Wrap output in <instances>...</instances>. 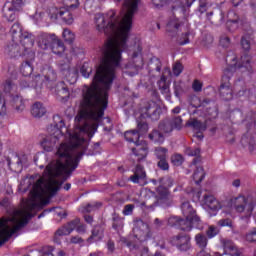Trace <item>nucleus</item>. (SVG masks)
I'll list each match as a JSON object with an SVG mask.
<instances>
[{"instance_id":"nucleus-31","label":"nucleus","mask_w":256,"mask_h":256,"mask_svg":"<svg viewBox=\"0 0 256 256\" xmlns=\"http://www.w3.org/2000/svg\"><path fill=\"white\" fill-rule=\"evenodd\" d=\"M45 113H47V109L45 108V106H43V103L35 102L32 105L31 114L33 115V117L41 118L43 117V115H45Z\"/></svg>"},{"instance_id":"nucleus-34","label":"nucleus","mask_w":256,"mask_h":256,"mask_svg":"<svg viewBox=\"0 0 256 256\" xmlns=\"http://www.w3.org/2000/svg\"><path fill=\"white\" fill-rule=\"evenodd\" d=\"M50 48L54 55H61L62 53H65V44H63V41H61L59 38H56Z\"/></svg>"},{"instance_id":"nucleus-60","label":"nucleus","mask_w":256,"mask_h":256,"mask_svg":"<svg viewBox=\"0 0 256 256\" xmlns=\"http://www.w3.org/2000/svg\"><path fill=\"white\" fill-rule=\"evenodd\" d=\"M10 4L16 11H21V9H23V0H12Z\"/></svg>"},{"instance_id":"nucleus-53","label":"nucleus","mask_w":256,"mask_h":256,"mask_svg":"<svg viewBox=\"0 0 256 256\" xmlns=\"http://www.w3.org/2000/svg\"><path fill=\"white\" fill-rule=\"evenodd\" d=\"M173 73L176 77H179L183 73V64L176 62L173 66Z\"/></svg>"},{"instance_id":"nucleus-3","label":"nucleus","mask_w":256,"mask_h":256,"mask_svg":"<svg viewBox=\"0 0 256 256\" xmlns=\"http://www.w3.org/2000/svg\"><path fill=\"white\" fill-rule=\"evenodd\" d=\"M226 63H228L227 68L224 70L223 79H231L233 77V73H252L253 71V62H251V55L245 54L240 58V61L237 60V55L235 53L230 52L226 56Z\"/></svg>"},{"instance_id":"nucleus-42","label":"nucleus","mask_w":256,"mask_h":256,"mask_svg":"<svg viewBox=\"0 0 256 256\" xmlns=\"http://www.w3.org/2000/svg\"><path fill=\"white\" fill-rule=\"evenodd\" d=\"M170 123L172 128L176 131H181V129H183V118H181V116L173 117L170 120Z\"/></svg>"},{"instance_id":"nucleus-13","label":"nucleus","mask_w":256,"mask_h":256,"mask_svg":"<svg viewBox=\"0 0 256 256\" xmlns=\"http://www.w3.org/2000/svg\"><path fill=\"white\" fill-rule=\"evenodd\" d=\"M133 234L138 241H147V239H151V229H149V225L143 222V220L135 221Z\"/></svg>"},{"instance_id":"nucleus-62","label":"nucleus","mask_w":256,"mask_h":256,"mask_svg":"<svg viewBox=\"0 0 256 256\" xmlns=\"http://www.w3.org/2000/svg\"><path fill=\"white\" fill-rule=\"evenodd\" d=\"M100 206H101V203L95 202L92 204H88L85 210L87 211V213H91V211H95V209H99Z\"/></svg>"},{"instance_id":"nucleus-10","label":"nucleus","mask_w":256,"mask_h":256,"mask_svg":"<svg viewBox=\"0 0 256 256\" xmlns=\"http://www.w3.org/2000/svg\"><path fill=\"white\" fill-rule=\"evenodd\" d=\"M141 46L136 45V50L133 52L132 57L129 62L122 68L123 75H128V77H135L139 73V69L143 67V56L141 55Z\"/></svg>"},{"instance_id":"nucleus-58","label":"nucleus","mask_w":256,"mask_h":256,"mask_svg":"<svg viewBox=\"0 0 256 256\" xmlns=\"http://www.w3.org/2000/svg\"><path fill=\"white\" fill-rule=\"evenodd\" d=\"M53 251V246H46L42 249V253L40 254V256H54Z\"/></svg>"},{"instance_id":"nucleus-39","label":"nucleus","mask_w":256,"mask_h":256,"mask_svg":"<svg viewBox=\"0 0 256 256\" xmlns=\"http://www.w3.org/2000/svg\"><path fill=\"white\" fill-rule=\"evenodd\" d=\"M195 242H196V245L200 247V249H205L208 243L207 236L203 233H198L195 236Z\"/></svg>"},{"instance_id":"nucleus-16","label":"nucleus","mask_w":256,"mask_h":256,"mask_svg":"<svg viewBox=\"0 0 256 256\" xmlns=\"http://www.w3.org/2000/svg\"><path fill=\"white\" fill-rule=\"evenodd\" d=\"M242 25H243V20L239 19V16L237 15V13L233 10L229 11L227 15V22H226V27L228 31L233 33V31H237V29H239V27H241Z\"/></svg>"},{"instance_id":"nucleus-49","label":"nucleus","mask_w":256,"mask_h":256,"mask_svg":"<svg viewBox=\"0 0 256 256\" xmlns=\"http://www.w3.org/2000/svg\"><path fill=\"white\" fill-rule=\"evenodd\" d=\"M206 235L208 239H213V237H217V235H219V228L214 225L209 226L206 231Z\"/></svg>"},{"instance_id":"nucleus-59","label":"nucleus","mask_w":256,"mask_h":256,"mask_svg":"<svg viewBox=\"0 0 256 256\" xmlns=\"http://www.w3.org/2000/svg\"><path fill=\"white\" fill-rule=\"evenodd\" d=\"M153 229H162V227H165V221L156 218L152 224Z\"/></svg>"},{"instance_id":"nucleus-2","label":"nucleus","mask_w":256,"mask_h":256,"mask_svg":"<svg viewBox=\"0 0 256 256\" xmlns=\"http://www.w3.org/2000/svg\"><path fill=\"white\" fill-rule=\"evenodd\" d=\"M65 181V143L60 144L52 160L45 168L30 191V199L21 209H12L7 217L0 219V245L7 243L13 235L23 229L31 217L33 211H39L48 205L49 200L55 195Z\"/></svg>"},{"instance_id":"nucleus-28","label":"nucleus","mask_w":256,"mask_h":256,"mask_svg":"<svg viewBox=\"0 0 256 256\" xmlns=\"http://www.w3.org/2000/svg\"><path fill=\"white\" fill-rule=\"evenodd\" d=\"M220 95L224 101H231L233 99V89L229 83H223L220 86Z\"/></svg>"},{"instance_id":"nucleus-18","label":"nucleus","mask_w":256,"mask_h":256,"mask_svg":"<svg viewBox=\"0 0 256 256\" xmlns=\"http://www.w3.org/2000/svg\"><path fill=\"white\" fill-rule=\"evenodd\" d=\"M191 241V237L189 235L180 234L177 236H174L171 239L172 245L177 247V249H180V251H187L189 249V242Z\"/></svg>"},{"instance_id":"nucleus-24","label":"nucleus","mask_w":256,"mask_h":256,"mask_svg":"<svg viewBox=\"0 0 256 256\" xmlns=\"http://www.w3.org/2000/svg\"><path fill=\"white\" fill-rule=\"evenodd\" d=\"M223 247L225 252L231 256H243L241 250L237 249V246L231 240H224Z\"/></svg>"},{"instance_id":"nucleus-9","label":"nucleus","mask_w":256,"mask_h":256,"mask_svg":"<svg viewBox=\"0 0 256 256\" xmlns=\"http://www.w3.org/2000/svg\"><path fill=\"white\" fill-rule=\"evenodd\" d=\"M140 136L141 135L137 130H130L124 133V137L126 141H128L129 143H134L136 145L135 148L132 149V152H133V155L138 157V161H141V159H145L148 153L147 142L139 143Z\"/></svg>"},{"instance_id":"nucleus-46","label":"nucleus","mask_w":256,"mask_h":256,"mask_svg":"<svg viewBox=\"0 0 256 256\" xmlns=\"http://www.w3.org/2000/svg\"><path fill=\"white\" fill-rule=\"evenodd\" d=\"M62 37L66 43H73L75 41V34L69 29L63 30Z\"/></svg>"},{"instance_id":"nucleus-17","label":"nucleus","mask_w":256,"mask_h":256,"mask_svg":"<svg viewBox=\"0 0 256 256\" xmlns=\"http://www.w3.org/2000/svg\"><path fill=\"white\" fill-rule=\"evenodd\" d=\"M195 0H186V3L183 4L182 2H176L174 6H172V10L175 13H183L186 7H191ZM199 7L201 13L205 11V7H207V0H199Z\"/></svg>"},{"instance_id":"nucleus-50","label":"nucleus","mask_w":256,"mask_h":256,"mask_svg":"<svg viewBox=\"0 0 256 256\" xmlns=\"http://www.w3.org/2000/svg\"><path fill=\"white\" fill-rule=\"evenodd\" d=\"M158 86L162 93H169V86L167 85V78L165 76H161Z\"/></svg>"},{"instance_id":"nucleus-11","label":"nucleus","mask_w":256,"mask_h":256,"mask_svg":"<svg viewBox=\"0 0 256 256\" xmlns=\"http://www.w3.org/2000/svg\"><path fill=\"white\" fill-rule=\"evenodd\" d=\"M181 211L184 215L186 221L190 222V226L195 227L196 229H203L204 224L201 221V218L195 214V209L191 205V202L187 200H182Z\"/></svg>"},{"instance_id":"nucleus-7","label":"nucleus","mask_w":256,"mask_h":256,"mask_svg":"<svg viewBox=\"0 0 256 256\" xmlns=\"http://www.w3.org/2000/svg\"><path fill=\"white\" fill-rule=\"evenodd\" d=\"M63 3L64 7L52 9L50 18L52 21L62 19L66 25H73L74 20L73 15H71V11L79 9V0H63Z\"/></svg>"},{"instance_id":"nucleus-36","label":"nucleus","mask_w":256,"mask_h":256,"mask_svg":"<svg viewBox=\"0 0 256 256\" xmlns=\"http://www.w3.org/2000/svg\"><path fill=\"white\" fill-rule=\"evenodd\" d=\"M14 161L16 162V164H14L15 171H16V173H19L23 170V166L25 165V163H27V156L26 155H22V156L16 155L14 157Z\"/></svg>"},{"instance_id":"nucleus-38","label":"nucleus","mask_w":256,"mask_h":256,"mask_svg":"<svg viewBox=\"0 0 256 256\" xmlns=\"http://www.w3.org/2000/svg\"><path fill=\"white\" fill-rule=\"evenodd\" d=\"M12 103L16 111L21 112L25 109V100L19 95H16L12 98Z\"/></svg>"},{"instance_id":"nucleus-48","label":"nucleus","mask_w":256,"mask_h":256,"mask_svg":"<svg viewBox=\"0 0 256 256\" xmlns=\"http://www.w3.org/2000/svg\"><path fill=\"white\" fill-rule=\"evenodd\" d=\"M93 69L91 68V66H89V63L85 62L81 69H80V73L82 75V77H85V79H89V75H91Z\"/></svg>"},{"instance_id":"nucleus-25","label":"nucleus","mask_w":256,"mask_h":256,"mask_svg":"<svg viewBox=\"0 0 256 256\" xmlns=\"http://www.w3.org/2000/svg\"><path fill=\"white\" fill-rule=\"evenodd\" d=\"M16 11L20 10H16L15 7L11 5V2H7L3 8V15L7 21H15V19H17Z\"/></svg>"},{"instance_id":"nucleus-40","label":"nucleus","mask_w":256,"mask_h":256,"mask_svg":"<svg viewBox=\"0 0 256 256\" xmlns=\"http://www.w3.org/2000/svg\"><path fill=\"white\" fill-rule=\"evenodd\" d=\"M193 179L196 183V185H199L203 179H205V170H203V167H197L194 174Z\"/></svg>"},{"instance_id":"nucleus-32","label":"nucleus","mask_w":256,"mask_h":256,"mask_svg":"<svg viewBox=\"0 0 256 256\" xmlns=\"http://www.w3.org/2000/svg\"><path fill=\"white\" fill-rule=\"evenodd\" d=\"M62 71H64L66 77L72 78V83L77 81V75L79 74V70L77 68H71L69 64H61Z\"/></svg>"},{"instance_id":"nucleus-30","label":"nucleus","mask_w":256,"mask_h":256,"mask_svg":"<svg viewBox=\"0 0 256 256\" xmlns=\"http://www.w3.org/2000/svg\"><path fill=\"white\" fill-rule=\"evenodd\" d=\"M55 92L59 98L63 100L69 99V89L67 88L65 82H58L55 87Z\"/></svg>"},{"instance_id":"nucleus-61","label":"nucleus","mask_w":256,"mask_h":256,"mask_svg":"<svg viewBox=\"0 0 256 256\" xmlns=\"http://www.w3.org/2000/svg\"><path fill=\"white\" fill-rule=\"evenodd\" d=\"M220 45L221 47H229V45H231V40L226 35H222L220 37Z\"/></svg>"},{"instance_id":"nucleus-33","label":"nucleus","mask_w":256,"mask_h":256,"mask_svg":"<svg viewBox=\"0 0 256 256\" xmlns=\"http://www.w3.org/2000/svg\"><path fill=\"white\" fill-rule=\"evenodd\" d=\"M101 239H103V227L96 226L92 230V235L88 238V243H95L101 241Z\"/></svg>"},{"instance_id":"nucleus-57","label":"nucleus","mask_w":256,"mask_h":256,"mask_svg":"<svg viewBox=\"0 0 256 256\" xmlns=\"http://www.w3.org/2000/svg\"><path fill=\"white\" fill-rule=\"evenodd\" d=\"M192 89L196 93L201 92L203 90V83H201V81H199V80H194V82L192 84Z\"/></svg>"},{"instance_id":"nucleus-4","label":"nucleus","mask_w":256,"mask_h":256,"mask_svg":"<svg viewBox=\"0 0 256 256\" xmlns=\"http://www.w3.org/2000/svg\"><path fill=\"white\" fill-rule=\"evenodd\" d=\"M24 78L20 82L21 89H27L33 87L36 91H40L46 87V89H53V82L57 81V73L51 68V66H46L42 69V75H37L33 78Z\"/></svg>"},{"instance_id":"nucleus-8","label":"nucleus","mask_w":256,"mask_h":256,"mask_svg":"<svg viewBox=\"0 0 256 256\" xmlns=\"http://www.w3.org/2000/svg\"><path fill=\"white\" fill-rule=\"evenodd\" d=\"M169 187H173V180L171 177L160 179V185L156 189V198L162 207H173V196L169 193Z\"/></svg>"},{"instance_id":"nucleus-12","label":"nucleus","mask_w":256,"mask_h":256,"mask_svg":"<svg viewBox=\"0 0 256 256\" xmlns=\"http://www.w3.org/2000/svg\"><path fill=\"white\" fill-rule=\"evenodd\" d=\"M75 229L77 233H85V225L81 224L79 218H76L65 226L59 228L55 233V239H57V237H63V235H71Z\"/></svg>"},{"instance_id":"nucleus-55","label":"nucleus","mask_w":256,"mask_h":256,"mask_svg":"<svg viewBox=\"0 0 256 256\" xmlns=\"http://www.w3.org/2000/svg\"><path fill=\"white\" fill-rule=\"evenodd\" d=\"M218 225L220 227H233V221L229 218H226V219H221L218 221Z\"/></svg>"},{"instance_id":"nucleus-15","label":"nucleus","mask_w":256,"mask_h":256,"mask_svg":"<svg viewBox=\"0 0 256 256\" xmlns=\"http://www.w3.org/2000/svg\"><path fill=\"white\" fill-rule=\"evenodd\" d=\"M57 41V35L42 32L38 35V47L44 51L51 48L53 42Z\"/></svg>"},{"instance_id":"nucleus-54","label":"nucleus","mask_w":256,"mask_h":256,"mask_svg":"<svg viewBox=\"0 0 256 256\" xmlns=\"http://www.w3.org/2000/svg\"><path fill=\"white\" fill-rule=\"evenodd\" d=\"M138 133L141 135L142 133H147L149 126H147V123L141 122L138 120Z\"/></svg>"},{"instance_id":"nucleus-20","label":"nucleus","mask_w":256,"mask_h":256,"mask_svg":"<svg viewBox=\"0 0 256 256\" xmlns=\"http://www.w3.org/2000/svg\"><path fill=\"white\" fill-rule=\"evenodd\" d=\"M183 29H189V23L187 21L181 22L174 17L167 23L168 33H177V31H183Z\"/></svg>"},{"instance_id":"nucleus-56","label":"nucleus","mask_w":256,"mask_h":256,"mask_svg":"<svg viewBox=\"0 0 256 256\" xmlns=\"http://www.w3.org/2000/svg\"><path fill=\"white\" fill-rule=\"evenodd\" d=\"M178 43L180 45H187V43H189V31H186L181 35V37L178 40Z\"/></svg>"},{"instance_id":"nucleus-21","label":"nucleus","mask_w":256,"mask_h":256,"mask_svg":"<svg viewBox=\"0 0 256 256\" xmlns=\"http://www.w3.org/2000/svg\"><path fill=\"white\" fill-rule=\"evenodd\" d=\"M17 43H21L22 51H27V49H31V47L35 45V36L32 33L25 31Z\"/></svg>"},{"instance_id":"nucleus-27","label":"nucleus","mask_w":256,"mask_h":256,"mask_svg":"<svg viewBox=\"0 0 256 256\" xmlns=\"http://www.w3.org/2000/svg\"><path fill=\"white\" fill-rule=\"evenodd\" d=\"M23 28L21 27V24L14 23L10 28V35L12 37V41L17 42L21 41V37L23 36Z\"/></svg>"},{"instance_id":"nucleus-6","label":"nucleus","mask_w":256,"mask_h":256,"mask_svg":"<svg viewBox=\"0 0 256 256\" xmlns=\"http://www.w3.org/2000/svg\"><path fill=\"white\" fill-rule=\"evenodd\" d=\"M230 205L236 213H243L240 217L241 221H244V223L251 221V215H253V210L255 209L253 201L246 196L239 195L230 199Z\"/></svg>"},{"instance_id":"nucleus-1","label":"nucleus","mask_w":256,"mask_h":256,"mask_svg":"<svg viewBox=\"0 0 256 256\" xmlns=\"http://www.w3.org/2000/svg\"><path fill=\"white\" fill-rule=\"evenodd\" d=\"M121 3L123 0H114ZM139 0H124L121 16L110 10L107 14L98 13L94 17L96 30L107 35L108 40L101 49V61L91 86H85L82 95H109L115 79V71L121 63V53L127 49V40L133 25V15L137 13Z\"/></svg>"},{"instance_id":"nucleus-44","label":"nucleus","mask_w":256,"mask_h":256,"mask_svg":"<svg viewBox=\"0 0 256 256\" xmlns=\"http://www.w3.org/2000/svg\"><path fill=\"white\" fill-rule=\"evenodd\" d=\"M167 153H168L167 148H163V147H157L154 150V155L159 160L167 159Z\"/></svg>"},{"instance_id":"nucleus-35","label":"nucleus","mask_w":256,"mask_h":256,"mask_svg":"<svg viewBox=\"0 0 256 256\" xmlns=\"http://www.w3.org/2000/svg\"><path fill=\"white\" fill-rule=\"evenodd\" d=\"M241 46L244 51H251L253 47V35L251 33H246L241 39Z\"/></svg>"},{"instance_id":"nucleus-23","label":"nucleus","mask_w":256,"mask_h":256,"mask_svg":"<svg viewBox=\"0 0 256 256\" xmlns=\"http://www.w3.org/2000/svg\"><path fill=\"white\" fill-rule=\"evenodd\" d=\"M232 92L235 97H247V86L245 85V81H236Z\"/></svg>"},{"instance_id":"nucleus-52","label":"nucleus","mask_w":256,"mask_h":256,"mask_svg":"<svg viewBox=\"0 0 256 256\" xmlns=\"http://www.w3.org/2000/svg\"><path fill=\"white\" fill-rule=\"evenodd\" d=\"M246 241L248 243H256V228H253L246 234Z\"/></svg>"},{"instance_id":"nucleus-5","label":"nucleus","mask_w":256,"mask_h":256,"mask_svg":"<svg viewBox=\"0 0 256 256\" xmlns=\"http://www.w3.org/2000/svg\"><path fill=\"white\" fill-rule=\"evenodd\" d=\"M53 124L48 127V136H45L40 145L44 151H53V147L57 145V141L63 137V129L65 128V121L59 115H55L53 118Z\"/></svg>"},{"instance_id":"nucleus-43","label":"nucleus","mask_w":256,"mask_h":256,"mask_svg":"<svg viewBox=\"0 0 256 256\" xmlns=\"http://www.w3.org/2000/svg\"><path fill=\"white\" fill-rule=\"evenodd\" d=\"M20 73H22L24 77H29V75L33 73V67H31V64L29 62H24L21 65Z\"/></svg>"},{"instance_id":"nucleus-22","label":"nucleus","mask_w":256,"mask_h":256,"mask_svg":"<svg viewBox=\"0 0 256 256\" xmlns=\"http://www.w3.org/2000/svg\"><path fill=\"white\" fill-rule=\"evenodd\" d=\"M4 53L8 57H21L23 55V49L19 45V42L12 41L11 44L5 47Z\"/></svg>"},{"instance_id":"nucleus-37","label":"nucleus","mask_w":256,"mask_h":256,"mask_svg":"<svg viewBox=\"0 0 256 256\" xmlns=\"http://www.w3.org/2000/svg\"><path fill=\"white\" fill-rule=\"evenodd\" d=\"M188 126L189 127H192V129H195V131H199V133H201V131H205V129H207V126L202 123L201 121L193 118V119H190L188 121Z\"/></svg>"},{"instance_id":"nucleus-14","label":"nucleus","mask_w":256,"mask_h":256,"mask_svg":"<svg viewBox=\"0 0 256 256\" xmlns=\"http://www.w3.org/2000/svg\"><path fill=\"white\" fill-rule=\"evenodd\" d=\"M140 119H151L157 121L159 119V111L155 102L148 103L145 107L140 109Z\"/></svg>"},{"instance_id":"nucleus-64","label":"nucleus","mask_w":256,"mask_h":256,"mask_svg":"<svg viewBox=\"0 0 256 256\" xmlns=\"http://www.w3.org/2000/svg\"><path fill=\"white\" fill-rule=\"evenodd\" d=\"M133 209H135V205L127 204L123 209V215H131L133 213Z\"/></svg>"},{"instance_id":"nucleus-63","label":"nucleus","mask_w":256,"mask_h":256,"mask_svg":"<svg viewBox=\"0 0 256 256\" xmlns=\"http://www.w3.org/2000/svg\"><path fill=\"white\" fill-rule=\"evenodd\" d=\"M112 227L116 231H119V229H123V220H121V219H114Z\"/></svg>"},{"instance_id":"nucleus-45","label":"nucleus","mask_w":256,"mask_h":256,"mask_svg":"<svg viewBox=\"0 0 256 256\" xmlns=\"http://www.w3.org/2000/svg\"><path fill=\"white\" fill-rule=\"evenodd\" d=\"M17 91V86H15L11 80H8L4 84V93H9L11 97Z\"/></svg>"},{"instance_id":"nucleus-47","label":"nucleus","mask_w":256,"mask_h":256,"mask_svg":"<svg viewBox=\"0 0 256 256\" xmlns=\"http://www.w3.org/2000/svg\"><path fill=\"white\" fill-rule=\"evenodd\" d=\"M159 129L160 131H162V133H172L173 131H175L170 120L160 123Z\"/></svg>"},{"instance_id":"nucleus-29","label":"nucleus","mask_w":256,"mask_h":256,"mask_svg":"<svg viewBox=\"0 0 256 256\" xmlns=\"http://www.w3.org/2000/svg\"><path fill=\"white\" fill-rule=\"evenodd\" d=\"M145 177H146V174H145V170L143 169V166L137 165L134 171V175L130 177V181H132V183H141V181H143Z\"/></svg>"},{"instance_id":"nucleus-26","label":"nucleus","mask_w":256,"mask_h":256,"mask_svg":"<svg viewBox=\"0 0 256 256\" xmlns=\"http://www.w3.org/2000/svg\"><path fill=\"white\" fill-rule=\"evenodd\" d=\"M203 203H205L212 211H219V209H221V203H219V200L215 199L214 196L205 195Z\"/></svg>"},{"instance_id":"nucleus-51","label":"nucleus","mask_w":256,"mask_h":256,"mask_svg":"<svg viewBox=\"0 0 256 256\" xmlns=\"http://www.w3.org/2000/svg\"><path fill=\"white\" fill-rule=\"evenodd\" d=\"M171 161L173 165H175L176 167H179L180 165H183V156L180 154H174L171 157Z\"/></svg>"},{"instance_id":"nucleus-41","label":"nucleus","mask_w":256,"mask_h":256,"mask_svg":"<svg viewBox=\"0 0 256 256\" xmlns=\"http://www.w3.org/2000/svg\"><path fill=\"white\" fill-rule=\"evenodd\" d=\"M149 139L154 143H163L165 136H163L159 130H154L149 134Z\"/></svg>"},{"instance_id":"nucleus-19","label":"nucleus","mask_w":256,"mask_h":256,"mask_svg":"<svg viewBox=\"0 0 256 256\" xmlns=\"http://www.w3.org/2000/svg\"><path fill=\"white\" fill-rule=\"evenodd\" d=\"M168 225H170V227H178L182 231H191V229H193L190 221H186L177 216L170 217L168 219Z\"/></svg>"}]
</instances>
